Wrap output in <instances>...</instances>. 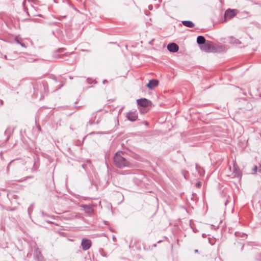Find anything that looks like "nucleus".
Masks as SVG:
<instances>
[{"mask_svg": "<svg viewBox=\"0 0 261 261\" xmlns=\"http://www.w3.org/2000/svg\"><path fill=\"white\" fill-rule=\"evenodd\" d=\"M81 207L83 208L86 213L89 215H92L94 213V209L91 205L82 204Z\"/></svg>", "mask_w": 261, "mask_h": 261, "instance_id": "nucleus-4", "label": "nucleus"}, {"mask_svg": "<svg viewBox=\"0 0 261 261\" xmlns=\"http://www.w3.org/2000/svg\"><path fill=\"white\" fill-rule=\"evenodd\" d=\"M38 129H39L40 131H41V127H40V126H39V127H38Z\"/></svg>", "mask_w": 261, "mask_h": 261, "instance_id": "nucleus-23", "label": "nucleus"}, {"mask_svg": "<svg viewBox=\"0 0 261 261\" xmlns=\"http://www.w3.org/2000/svg\"><path fill=\"white\" fill-rule=\"evenodd\" d=\"M202 185V183L200 181H198L195 184V186L197 188H200Z\"/></svg>", "mask_w": 261, "mask_h": 261, "instance_id": "nucleus-16", "label": "nucleus"}, {"mask_svg": "<svg viewBox=\"0 0 261 261\" xmlns=\"http://www.w3.org/2000/svg\"><path fill=\"white\" fill-rule=\"evenodd\" d=\"M38 87L41 89H43L44 92L46 93L48 91V87L47 85L44 84H40L38 85Z\"/></svg>", "mask_w": 261, "mask_h": 261, "instance_id": "nucleus-13", "label": "nucleus"}, {"mask_svg": "<svg viewBox=\"0 0 261 261\" xmlns=\"http://www.w3.org/2000/svg\"><path fill=\"white\" fill-rule=\"evenodd\" d=\"M234 170L236 171V172L235 175L238 176H240V171H238V170L236 169L235 167H234Z\"/></svg>", "mask_w": 261, "mask_h": 261, "instance_id": "nucleus-17", "label": "nucleus"}, {"mask_svg": "<svg viewBox=\"0 0 261 261\" xmlns=\"http://www.w3.org/2000/svg\"><path fill=\"white\" fill-rule=\"evenodd\" d=\"M151 7H152V6H151V7H150V6H149V7H148V8L150 9V8H151Z\"/></svg>", "mask_w": 261, "mask_h": 261, "instance_id": "nucleus-28", "label": "nucleus"}, {"mask_svg": "<svg viewBox=\"0 0 261 261\" xmlns=\"http://www.w3.org/2000/svg\"><path fill=\"white\" fill-rule=\"evenodd\" d=\"M1 104H3V100H1Z\"/></svg>", "mask_w": 261, "mask_h": 261, "instance_id": "nucleus-25", "label": "nucleus"}, {"mask_svg": "<svg viewBox=\"0 0 261 261\" xmlns=\"http://www.w3.org/2000/svg\"><path fill=\"white\" fill-rule=\"evenodd\" d=\"M257 167L256 166H255L253 168V172L254 173H255L257 172Z\"/></svg>", "mask_w": 261, "mask_h": 261, "instance_id": "nucleus-19", "label": "nucleus"}, {"mask_svg": "<svg viewBox=\"0 0 261 261\" xmlns=\"http://www.w3.org/2000/svg\"><path fill=\"white\" fill-rule=\"evenodd\" d=\"M8 196L10 198L17 199L18 198V196L17 195L11 192L8 194Z\"/></svg>", "mask_w": 261, "mask_h": 261, "instance_id": "nucleus-14", "label": "nucleus"}, {"mask_svg": "<svg viewBox=\"0 0 261 261\" xmlns=\"http://www.w3.org/2000/svg\"><path fill=\"white\" fill-rule=\"evenodd\" d=\"M159 84L158 81L156 80H150L149 83L146 85L147 87L149 89H153L155 87L157 86Z\"/></svg>", "mask_w": 261, "mask_h": 261, "instance_id": "nucleus-9", "label": "nucleus"}, {"mask_svg": "<svg viewBox=\"0 0 261 261\" xmlns=\"http://www.w3.org/2000/svg\"><path fill=\"white\" fill-rule=\"evenodd\" d=\"M122 152H117L114 156L115 165L119 168L132 167L133 164L122 155Z\"/></svg>", "mask_w": 261, "mask_h": 261, "instance_id": "nucleus-1", "label": "nucleus"}, {"mask_svg": "<svg viewBox=\"0 0 261 261\" xmlns=\"http://www.w3.org/2000/svg\"><path fill=\"white\" fill-rule=\"evenodd\" d=\"M197 42L200 46H201L206 42L205 39L202 36H199L197 38Z\"/></svg>", "mask_w": 261, "mask_h": 261, "instance_id": "nucleus-12", "label": "nucleus"}, {"mask_svg": "<svg viewBox=\"0 0 261 261\" xmlns=\"http://www.w3.org/2000/svg\"><path fill=\"white\" fill-rule=\"evenodd\" d=\"M182 24L188 28H193L195 25L194 23L190 20H184L182 21Z\"/></svg>", "mask_w": 261, "mask_h": 261, "instance_id": "nucleus-11", "label": "nucleus"}, {"mask_svg": "<svg viewBox=\"0 0 261 261\" xmlns=\"http://www.w3.org/2000/svg\"><path fill=\"white\" fill-rule=\"evenodd\" d=\"M259 172L261 173V165L259 166V169H258Z\"/></svg>", "mask_w": 261, "mask_h": 261, "instance_id": "nucleus-20", "label": "nucleus"}, {"mask_svg": "<svg viewBox=\"0 0 261 261\" xmlns=\"http://www.w3.org/2000/svg\"><path fill=\"white\" fill-rule=\"evenodd\" d=\"M16 161V160H12L8 164V169H9L11 166H12L14 163Z\"/></svg>", "mask_w": 261, "mask_h": 261, "instance_id": "nucleus-15", "label": "nucleus"}, {"mask_svg": "<svg viewBox=\"0 0 261 261\" xmlns=\"http://www.w3.org/2000/svg\"><path fill=\"white\" fill-rule=\"evenodd\" d=\"M9 138H10V135H8L7 137V140H8L9 139Z\"/></svg>", "mask_w": 261, "mask_h": 261, "instance_id": "nucleus-21", "label": "nucleus"}, {"mask_svg": "<svg viewBox=\"0 0 261 261\" xmlns=\"http://www.w3.org/2000/svg\"><path fill=\"white\" fill-rule=\"evenodd\" d=\"M212 43L210 41H207L201 46H200V49L205 52L211 51L212 50Z\"/></svg>", "mask_w": 261, "mask_h": 261, "instance_id": "nucleus-5", "label": "nucleus"}, {"mask_svg": "<svg viewBox=\"0 0 261 261\" xmlns=\"http://www.w3.org/2000/svg\"><path fill=\"white\" fill-rule=\"evenodd\" d=\"M151 7H152V6H151V7H150V6H149V7H148V8L150 9V8H151Z\"/></svg>", "mask_w": 261, "mask_h": 261, "instance_id": "nucleus-26", "label": "nucleus"}, {"mask_svg": "<svg viewBox=\"0 0 261 261\" xmlns=\"http://www.w3.org/2000/svg\"><path fill=\"white\" fill-rule=\"evenodd\" d=\"M167 49L170 52L176 53L178 50L179 47L176 43H171L167 45Z\"/></svg>", "mask_w": 261, "mask_h": 261, "instance_id": "nucleus-7", "label": "nucleus"}, {"mask_svg": "<svg viewBox=\"0 0 261 261\" xmlns=\"http://www.w3.org/2000/svg\"><path fill=\"white\" fill-rule=\"evenodd\" d=\"M14 41L16 43L20 44L21 46L23 48H27V45L24 43L23 41V39L19 36H16L15 37Z\"/></svg>", "mask_w": 261, "mask_h": 261, "instance_id": "nucleus-10", "label": "nucleus"}, {"mask_svg": "<svg viewBox=\"0 0 261 261\" xmlns=\"http://www.w3.org/2000/svg\"><path fill=\"white\" fill-rule=\"evenodd\" d=\"M160 242H161V241H158V243H160Z\"/></svg>", "mask_w": 261, "mask_h": 261, "instance_id": "nucleus-29", "label": "nucleus"}, {"mask_svg": "<svg viewBox=\"0 0 261 261\" xmlns=\"http://www.w3.org/2000/svg\"><path fill=\"white\" fill-rule=\"evenodd\" d=\"M127 119L131 121H135L138 118V113L137 111L128 112L126 115Z\"/></svg>", "mask_w": 261, "mask_h": 261, "instance_id": "nucleus-6", "label": "nucleus"}, {"mask_svg": "<svg viewBox=\"0 0 261 261\" xmlns=\"http://www.w3.org/2000/svg\"><path fill=\"white\" fill-rule=\"evenodd\" d=\"M138 106L143 108H147L151 105V102L146 98H141L137 100Z\"/></svg>", "mask_w": 261, "mask_h": 261, "instance_id": "nucleus-3", "label": "nucleus"}, {"mask_svg": "<svg viewBox=\"0 0 261 261\" xmlns=\"http://www.w3.org/2000/svg\"><path fill=\"white\" fill-rule=\"evenodd\" d=\"M94 123V121H93V120H89V121L87 122V125H93Z\"/></svg>", "mask_w": 261, "mask_h": 261, "instance_id": "nucleus-18", "label": "nucleus"}, {"mask_svg": "<svg viewBox=\"0 0 261 261\" xmlns=\"http://www.w3.org/2000/svg\"><path fill=\"white\" fill-rule=\"evenodd\" d=\"M151 7H152V6H151V7H150V6H149V7H148V8L150 9V8H151Z\"/></svg>", "mask_w": 261, "mask_h": 261, "instance_id": "nucleus-27", "label": "nucleus"}, {"mask_svg": "<svg viewBox=\"0 0 261 261\" xmlns=\"http://www.w3.org/2000/svg\"><path fill=\"white\" fill-rule=\"evenodd\" d=\"M205 234H202V237H205Z\"/></svg>", "mask_w": 261, "mask_h": 261, "instance_id": "nucleus-24", "label": "nucleus"}, {"mask_svg": "<svg viewBox=\"0 0 261 261\" xmlns=\"http://www.w3.org/2000/svg\"><path fill=\"white\" fill-rule=\"evenodd\" d=\"M194 251H195V252H196V253L198 252V250L197 249H195Z\"/></svg>", "mask_w": 261, "mask_h": 261, "instance_id": "nucleus-22", "label": "nucleus"}, {"mask_svg": "<svg viewBox=\"0 0 261 261\" xmlns=\"http://www.w3.org/2000/svg\"><path fill=\"white\" fill-rule=\"evenodd\" d=\"M92 245L91 241L89 239L84 238L81 242V246L83 250H88Z\"/></svg>", "mask_w": 261, "mask_h": 261, "instance_id": "nucleus-2", "label": "nucleus"}, {"mask_svg": "<svg viewBox=\"0 0 261 261\" xmlns=\"http://www.w3.org/2000/svg\"><path fill=\"white\" fill-rule=\"evenodd\" d=\"M235 15L236 13L234 10H227L225 13V20L231 19Z\"/></svg>", "mask_w": 261, "mask_h": 261, "instance_id": "nucleus-8", "label": "nucleus"}]
</instances>
